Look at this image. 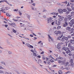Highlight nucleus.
Returning a JSON list of instances; mask_svg holds the SVG:
<instances>
[{"label":"nucleus","instance_id":"nucleus-10","mask_svg":"<svg viewBox=\"0 0 74 74\" xmlns=\"http://www.w3.org/2000/svg\"><path fill=\"white\" fill-rule=\"evenodd\" d=\"M66 30L69 31V32H70L71 31V27H68L66 28Z\"/></svg>","mask_w":74,"mask_h":74},{"label":"nucleus","instance_id":"nucleus-26","mask_svg":"<svg viewBox=\"0 0 74 74\" xmlns=\"http://www.w3.org/2000/svg\"><path fill=\"white\" fill-rule=\"evenodd\" d=\"M58 73L59 74H62V71L61 70H60L58 71Z\"/></svg>","mask_w":74,"mask_h":74},{"label":"nucleus","instance_id":"nucleus-54","mask_svg":"<svg viewBox=\"0 0 74 74\" xmlns=\"http://www.w3.org/2000/svg\"><path fill=\"white\" fill-rule=\"evenodd\" d=\"M68 19H69V20H71V17H68Z\"/></svg>","mask_w":74,"mask_h":74},{"label":"nucleus","instance_id":"nucleus-18","mask_svg":"<svg viewBox=\"0 0 74 74\" xmlns=\"http://www.w3.org/2000/svg\"><path fill=\"white\" fill-rule=\"evenodd\" d=\"M16 26V24H15V23H12V26H13V27H15V26Z\"/></svg>","mask_w":74,"mask_h":74},{"label":"nucleus","instance_id":"nucleus-51","mask_svg":"<svg viewBox=\"0 0 74 74\" xmlns=\"http://www.w3.org/2000/svg\"><path fill=\"white\" fill-rule=\"evenodd\" d=\"M2 64H4V65H5V63H4V62L2 61Z\"/></svg>","mask_w":74,"mask_h":74},{"label":"nucleus","instance_id":"nucleus-37","mask_svg":"<svg viewBox=\"0 0 74 74\" xmlns=\"http://www.w3.org/2000/svg\"><path fill=\"white\" fill-rule=\"evenodd\" d=\"M61 26H58L57 27V29H60L61 28Z\"/></svg>","mask_w":74,"mask_h":74},{"label":"nucleus","instance_id":"nucleus-19","mask_svg":"<svg viewBox=\"0 0 74 74\" xmlns=\"http://www.w3.org/2000/svg\"><path fill=\"white\" fill-rule=\"evenodd\" d=\"M33 55L35 56V57H36V56H37V55L36 54V53L34 52L33 54Z\"/></svg>","mask_w":74,"mask_h":74},{"label":"nucleus","instance_id":"nucleus-3","mask_svg":"<svg viewBox=\"0 0 74 74\" xmlns=\"http://www.w3.org/2000/svg\"><path fill=\"white\" fill-rule=\"evenodd\" d=\"M71 66H74V63H73V59H71L70 61V64Z\"/></svg>","mask_w":74,"mask_h":74},{"label":"nucleus","instance_id":"nucleus-58","mask_svg":"<svg viewBox=\"0 0 74 74\" xmlns=\"http://www.w3.org/2000/svg\"><path fill=\"white\" fill-rule=\"evenodd\" d=\"M69 13H70V12L69 11H68L66 13V14H69Z\"/></svg>","mask_w":74,"mask_h":74},{"label":"nucleus","instance_id":"nucleus-48","mask_svg":"<svg viewBox=\"0 0 74 74\" xmlns=\"http://www.w3.org/2000/svg\"><path fill=\"white\" fill-rule=\"evenodd\" d=\"M13 11H18V9H14Z\"/></svg>","mask_w":74,"mask_h":74},{"label":"nucleus","instance_id":"nucleus-5","mask_svg":"<svg viewBox=\"0 0 74 74\" xmlns=\"http://www.w3.org/2000/svg\"><path fill=\"white\" fill-rule=\"evenodd\" d=\"M58 16L60 18L59 20L61 21H63V19L64 18V17L60 15H58Z\"/></svg>","mask_w":74,"mask_h":74},{"label":"nucleus","instance_id":"nucleus-56","mask_svg":"<svg viewBox=\"0 0 74 74\" xmlns=\"http://www.w3.org/2000/svg\"><path fill=\"white\" fill-rule=\"evenodd\" d=\"M71 15H73V14H74V12H71Z\"/></svg>","mask_w":74,"mask_h":74},{"label":"nucleus","instance_id":"nucleus-17","mask_svg":"<svg viewBox=\"0 0 74 74\" xmlns=\"http://www.w3.org/2000/svg\"><path fill=\"white\" fill-rule=\"evenodd\" d=\"M61 22V21L60 20L58 21V23L57 24V25H60V22Z\"/></svg>","mask_w":74,"mask_h":74},{"label":"nucleus","instance_id":"nucleus-31","mask_svg":"<svg viewBox=\"0 0 74 74\" xmlns=\"http://www.w3.org/2000/svg\"><path fill=\"white\" fill-rule=\"evenodd\" d=\"M6 16H9V17H10L11 16L8 13H7L6 14Z\"/></svg>","mask_w":74,"mask_h":74},{"label":"nucleus","instance_id":"nucleus-41","mask_svg":"<svg viewBox=\"0 0 74 74\" xmlns=\"http://www.w3.org/2000/svg\"><path fill=\"white\" fill-rule=\"evenodd\" d=\"M74 21V20L73 19L70 22L71 23H72Z\"/></svg>","mask_w":74,"mask_h":74},{"label":"nucleus","instance_id":"nucleus-1","mask_svg":"<svg viewBox=\"0 0 74 74\" xmlns=\"http://www.w3.org/2000/svg\"><path fill=\"white\" fill-rule=\"evenodd\" d=\"M58 62L60 64H61L62 65H64L66 62V60L64 59L63 60H59L58 61Z\"/></svg>","mask_w":74,"mask_h":74},{"label":"nucleus","instance_id":"nucleus-40","mask_svg":"<svg viewBox=\"0 0 74 74\" xmlns=\"http://www.w3.org/2000/svg\"><path fill=\"white\" fill-rule=\"evenodd\" d=\"M42 58L43 60H45V58L44 56L42 57Z\"/></svg>","mask_w":74,"mask_h":74},{"label":"nucleus","instance_id":"nucleus-9","mask_svg":"<svg viewBox=\"0 0 74 74\" xmlns=\"http://www.w3.org/2000/svg\"><path fill=\"white\" fill-rule=\"evenodd\" d=\"M49 37V41H53V38H51V37L50 36Z\"/></svg>","mask_w":74,"mask_h":74},{"label":"nucleus","instance_id":"nucleus-29","mask_svg":"<svg viewBox=\"0 0 74 74\" xmlns=\"http://www.w3.org/2000/svg\"><path fill=\"white\" fill-rule=\"evenodd\" d=\"M49 58H51V59H53V60H55V59H54V58H53V57L51 55L49 56Z\"/></svg>","mask_w":74,"mask_h":74},{"label":"nucleus","instance_id":"nucleus-13","mask_svg":"<svg viewBox=\"0 0 74 74\" xmlns=\"http://www.w3.org/2000/svg\"><path fill=\"white\" fill-rule=\"evenodd\" d=\"M65 23L66 24H63L64 27H66V26H67V25H68V23H67L65 22Z\"/></svg>","mask_w":74,"mask_h":74},{"label":"nucleus","instance_id":"nucleus-45","mask_svg":"<svg viewBox=\"0 0 74 74\" xmlns=\"http://www.w3.org/2000/svg\"><path fill=\"white\" fill-rule=\"evenodd\" d=\"M71 73V72H70V71H68V72H67L65 73V74H67V73Z\"/></svg>","mask_w":74,"mask_h":74},{"label":"nucleus","instance_id":"nucleus-52","mask_svg":"<svg viewBox=\"0 0 74 74\" xmlns=\"http://www.w3.org/2000/svg\"><path fill=\"white\" fill-rule=\"evenodd\" d=\"M3 67H2V66H0V69H3Z\"/></svg>","mask_w":74,"mask_h":74},{"label":"nucleus","instance_id":"nucleus-50","mask_svg":"<svg viewBox=\"0 0 74 74\" xmlns=\"http://www.w3.org/2000/svg\"><path fill=\"white\" fill-rule=\"evenodd\" d=\"M19 37H21V38H25V37H23L22 36H21V35H19Z\"/></svg>","mask_w":74,"mask_h":74},{"label":"nucleus","instance_id":"nucleus-8","mask_svg":"<svg viewBox=\"0 0 74 74\" xmlns=\"http://www.w3.org/2000/svg\"><path fill=\"white\" fill-rule=\"evenodd\" d=\"M58 11L60 14H63V10L61 9H58Z\"/></svg>","mask_w":74,"mask_h":74},{"label":"nucleus","instance_id":"nucleus-46","mask_svg":"<svg viewBox=\"0 0 74 74\" xmlns=\"http://www.w3.org/2000/svg\"><path fill=\"white\" fill-rule=\"evenodd\" d=\"M52 25H54V24H55V23L54 22H53L51 23Z\"/></svg>","mask_w":74,"mask_h":74},{"label":"nucleus","instance_id":"nucleus-7","mask_svg":"<svg viewBox=\"0 0 74 74\" xmlns=\"http://www.w3.org/2000/svg\"><path fill=\"white\" fill-rule=\"evenodd\" d=\"M27 47H29V48H31L33 49V46H32L30 45L29 43H27Z\"/></svg>","mask_w":74,"mask_h":74},{"label":"nucleus","instance_id":"nucleus-12","mask_svg":"<svg viewBox=\"0 0 74 74\" xmlns=\"http://www.w3.org/2000/svg\"><path fill=\"white\" fill-rule=\"evenodd\" d=\"M4 1L6 2V3H8V1H7V0H1L0 1V3H2V2H3Z\"/></svg>","mask_w":74,"mask_h":74},{"label":"nucleus","instance_id":"nucleus-63","mask_svg":"<svg viewBox=\"0 0 74 74\" xmlns=\"http://www.w3.org/2000/svg\"><path fill=\"white\" fill-rule=\"evenodd\" d=\"M34 6H35V3H34L33 4H32Z\"/></svg>","mask_w":74,"mask_h":74},{"label":"nucleus","instance_id":"nucleus-25","mask_svg":"<svg viewBox=\"0 0 74 74\" xmlns=\"http://www.w3.org/2000/svg\"><path fill=\"white\" fill-rule=\"evenodd\" d=\"M67 9L69 11H71V9L69 8H67Z\"/></svg>","mask_w":74,"mask_h":74},{"label":"nucleus","instance_id":"nucleus-34","mask_svg":"<svg viewBox=\"0 0 74 74\" xmlns=\"http://www.w3.org/2000/svg\"><path fill=\"white\" fill-rule=\"evenodd\" d=\"M54 22V24H56V25H57V24H58V23H57V20L55 21Z\"/></svg>","mask_w":74,"mask_h":74},{"label":"nucleus","instance_id":"nucleus-21","mask_svg":"<svg viewBox=\"0 0 74 74\" xmlns=\"http://www.w3.org/2000/svg\"><path fill=\"white\" fill-rule=\"evenodd\" d=\"M51 14H52V15H58V13H56V12H53V13H52Z\"/></svg>","mask_w":74,"mask_h":74},{"label":"nucleus","instance_id":"nucleus-24","mask_svg":"<svg viewBox=\"0 0 74 74\" xmlns=\"http://www.w3.org/2000/svg\"><path fill=\"white\" fill-rule=\"evenodd\" d=\"M71 43L72 44H74V40H71Z\"/></svg>","mask_w":74,"mask_h":74},{"label":"nucleus","instance_id":"nucleus-32","mask_svg":"<svg viewBox=\"0 0 74 74\" xmlns=\"http://www.w3.org/2000/svg\"><path fill=\"white\" fill-rule=\"evenodd\" d=\"M50 62H51V63H53V62H54V60H53L52 59H50Z\"/></svg>","mask_w":74,"mask_h":74},{"label":"nucleus","instance_id":"nucleus-44","mask_svg":"<svg viewBox=\"0 0 74 74\" xmlns=\"http://www.w3.org/2000/svg\"><path fill=\"white\" fill-rule=\"evenodd\" d=\"M14 21H15L16 22H17V21H20V20H18H18H16L15 19H14Z\"/></svg>","mask_w":74,"mask_h":74},{"label":"nucleus","instance_id":"nucleus-28","mask_svg":"<svg viewBox=\"0 0 74 74\" xmlns=\"http://www.w3.org/2000/svg\"><path fill=\"white\" fill-rule=\"evenodd\" d=\"M72 46H71V43H69L68 44V47L69 48H71Z\"/></svg>","mask_w":74,"mask_h":74},{"label":"nucleus","instance_id":"nucleus-36","mask_svg":"<svg viewBox=\"0 0 74 74\" xmlns=\"http://www.w3.org/2000/svg\"><path fill=\"white\" fill-rule=\"evenodd\" d=\"M69 24L71 27H72V26H73V24L72 23H69Z\"/></svg>","mask_w":74,"mask_h":74},{"label":"nucleus","instance_id":"nucleus-27","mask_svg":"<svg viewBox=\"0 0 74 74\" xmlns=\"http://www.w3.org/2000/svg\"><path fill=\"white\" fill-rule=\"evenodd\" d=\"M5 9L3 10H0L1 11H2V12H3V13H5V12L4 11H5Z\"/></svg>","mask_w":74,"mask_h":74},{"label":"nucleus","instance_id":"nucleus-43","mask_svg":"<svg viewBox=\"0 0 74 74\" xmlns=\"http://www.w3.org/2000/svg\"><path fill=\"white\" fill-rule=\"evenodd\" d=\"M46 61H47H47H48V60H49V58H46Z\"/></svg>","mask_w":74,"mask_h":74},{"label":"nucleus","instance_id":"nucleus-35","mask_svg":"<svg viewBox=\"0 0 74 74\" xmlns=\"http://www.w3.org/2000/svg\"><path fill=\"white\" fill-rule=\"evenodd\" d=\"M64 20L65 21V22H67V18H65L64 19Z\"/></svg>","mask_w":74,"mask_h":74},{"label":"nucleus","instance_id":"nucleus-59","mask_svg":"<svg viewBox=\"0 0 74 74\" xmlns=\"http://www.w3.org/2000/svg\"><path fill=\"white\" fill-rule=\"evenodd\" d=\"M71 36H74V33L71 35Z\"/></svg>","mask_w":74,"mask_h":74},{"label":"nucleus","instance_id":"nucleus-2","mask_svg":"<svg viewBox=\"0 0 74 74\" xmlns=\"http://www.w3.org/2000/svg\"><path fill=\"white\" fill-rule=\"evenodd\" d=\"M61 40L62 42H65V40H68V38L67 37L63 36L61 39Z\"/></svg>","mask_w":74,"mask_h":74},{"label":"nucleus","instance_id":"nucleus-22","mask_svg":"<svg viewBox=\"0 0 74 74\" xmlns=\"http://www.w3.org/2000/svg\"><path fill=\"white\" fill-rule=\"evenodd\" d=\"M20 24H21L20 25L21 27H23V26H25V24H24L22 23H20Z\"/></svg>","mask_w":74,"mask_h":74},{"label":"nucleus","instance_id":"nucleus-23","mask_svg":"<svg viewBox=\"0 0 74 74\" xmlns=\"http://www.w3.org/2000/svg\"><path fill=\"white\" fill-rule=\"evenodd\" d=\"M47 64H49V65H50V64H51V63L50 60H48Z\"/></svg>","mask_w":74,"mask_h":74},{"label":"nucleus","instance_id":"nucleus-49","mask_svg":"<svg viewBox=\"0 0 74 74\" xmlns=\"http://www.w3.org/2000/svg\"><path fill=\"white\" fill-rule=\"evenodd\" d=\"M0 73H4V71L0 70Z\"/></svg>","mask_w":74,"mask_h":74},{"label":"nucleus","instance_id":"nucleus-55","mask_svg":"<svg viewBox=\"0 0 74 74\" xmlns=\"http://www.w3.org/2000/svg\"><path fill=\"white\" fill-rule=\"evenodd\" d=\"M31 52H33V53H34V51L33 49H32V50H31Z\"/></svg>","mask_w":74,"mask_h":74},{"label":"nucleus","instance_id":"nucleus-33","mask_svg":"<svg viewBox=\"0 0 74 74\" xmlns=\"http://www.w3.org/2000/svg\"><path fill=\"white\" fill-rule=\"evenodd\" d=\"M67 11V9H63V10H62V11L63 12H66Z\"/></svg>","mask_w":74,"mask_h":74},{"label":"nucleus","instance_id":"nucleus-62","mask_svg":"<svg viewBox=\"0 0 74 74\" xmlns=\"http://www.w3.org/2000/svg\"><path fill=\"white\" fill-rule=\"evenodd\" d=\"M71 8H72V10H73L74 11V7H72Z\"/></svg>","mask_w":74,"mask_h":74},{"label":"nucleus","instance_id":"nucleus-20","mask_svg":"<svg viewBox=\"0 0 74 74\" xmlns=\"http://www.w3.org/2000/svg\"><path fill=\"white\" fill-rule=\"evenodd\" d=\"M71 50L72 51H74V47L72 46L71 48Z\"/></svg>","mask_w":74,"mask_h":74},{"label":"nucleus","instance_id":"nucleus-61","mask_svg":"<svg viewBox=\"0 0 74 74\" xmlns=\"http://www.w3.org/2000/svg\"><path fill=\"white\" fill-rule=\"evenodd\" d=\"M38 58H41V56H37Z\"/></svg>","mask_w":74,"mask_h":74},{"label":"nucleus","instance_id":"nucleus-60","mask_svg":"<svg viewBox=\"0 0 74 74\" xmlns=\"http://www.w3.org/2000/svg\"><path fill=\"white\" fill-rule=\"evenodd\" d=\"M63 3H66V4H67V1H65L64 2H63Z\"/></svg>","mask_w":74,"mask_h":74},{"label":"nucleus","instance_id":"nucleus-38","mask_svg":"<svg viewBox=\"0 0 74 74\" xmlns=\"http://www.w3.org/2000/svg\"><path fill=\"white\" fill-rule=\"evenodd\" d=\"M58 59H60V60H62L63 58L62 57H59L58 58Z\"/></svg>","mask_w":74,"mask_h":74},{"label":"nucleus","instance_id":"nucleus-47","mask_svg":"<svg viewBox=\"0 0 74 74\" xmlns=\"http://www.w3.org/2000/svg\"><path fill=\"white\" fill-rule=\"evenodd\" d=\"M13 32H14V33H16V30H13Z\"/></svg>","mask_w":74,"mask_h":74},{"label":"nucleus","instance_id":"nucleus-64","mask_svg":"<svg viewBox=\"0 0 74 74\" xmlns=\"http://www.w3.org/2000/svg\"><path fill=\"white\" fill-rule=\"evenodd\" d=\"M71 2H74V0H71Z\"/></svg>","mask_w":74,"mask_h":74},{"label":"nucleus","instance_id":"nucleus-30","mask_svg":"<svg viewBox=\"0 0 74 74\" xmlns=\"http://www.w3.org/2000/svg\"><path fill=\"white\" fill-rule=\"evenodd\" d=\"M69 65V62H67L65 64V66H67V65Z\"/></svg>","mask_w":74,"mask_h":74},{"label":"nucleus","instance_id":"nucleus-4","mask_svg":"<svg viewBox=\"0 0 74 74\" xmlns=\"http://www.w3.org/2000/svg\"><path fill=\"white\" fill-rule=\"evenodd\" d=\"M47 22L48 23H51L53 22V20L51 19V18H47Z\"/></svg>","mask_w":74,"mask_h":74},{"label":"nucleus","instance_id":"nucleus-57","mask_svg":"<svg viewBox=\"0 0 74 74\" xmlns=\"http://www.w3.org/2000/svg\"><path fill=\"white\" fill-rule=\"evenodd\" d=\"M30 37H33V35L31 34L30 35Z\"/></svg>","mask_w":74,"mask_h":74},{"label":"nucleus","instance_id":"nucleus-53","mask_svg":"<svg viewBox=\"0 0 74 74\" xmlns=\"http://www.w3.org/2000/svg\"><path fill=\"white\" fill-rule=\"evenodd\" d=\"M69 56H72V54H71V53H70L69 54Z\"/></svg>","mask_w":74,"mask_h":74},{"label":"nucleus","instance_id":"nucleus-42","mask_svg":"<svg viewBox=\"0 0 74 74\" xmlns=\"http://www.w3.org/2000/svg\"><path fill=\"white\" fill-rule=\"evenodd\" d=\"M8 24H9V26H12V23H8Z\"/></svg>","mask_w":74,"mask_h":74},{"label":"nucleus","instance_id":"nucleus-39","mask_svg":"<svg viewBox=\"0 0 74 74\" xmlns=\"http://www.w3.org/2000/svg\"><path fill=\"white\" fill-rule=\"evenodd\" d=\"M62 34V32H61L60 31H58V34Z\"/></svg>","mask_w":74,"mask_h":74},{"label":"nucleus","instance_id":"nucleus-14","mask_svg":"<svg viewBox=\"0 0 74 74\" xmlns=\"http://www.w3.org/2000/svg\"><path fill=\"white\" fill-rule=\"evenodd\" d=\"M57 48L58 49H60V45L58 44L57 45Z\"/></svg>","mask_w":74,"mask_h":74},{"label":"nucleus","instance_id":"nucleus-6","mask_svg":"<svg viewBox=\"0 0 74 74\" xmlns=\"http://www.w3.org/2000/svg\"><path fill=\"white\" fill-rule=\"evenodd\" d=\"M69 49V48H67V51H66V53L67 54H68L69 53H71V51H70V50Z\"/></svg>","mask_w":74,"mask_h":74},{"label":"nucleus","instance_id":"nucleus-15","mask_svg":"<svg viewBox=\"0 0 74 74\" xmlns=\"http://www.w3.org/2000/svg\"><path fill=\"white\" fill-rule=\"evenodd\" d=\"M54 33L56 35V36H58V31H56L54 32Z\"/></svg>","mask_w":74,"mask_h":74},{"label":"nucleus","instance_id":"nucleus-11","mask_svg":"<svg viewBox=\"0 0 74 74\" xmlns=\"http://www.w3.org/2000/svg\"><path fill=\"white\" fill-rule=\"evenodd\" d=\"M74 31V28H72L71 29V31H70V32H71V33H69V34H71V33H73Z\"/></svg>","mask_w":74,"mask_h":74},{"label":"nucleus","instance_id":"nucleus-16","mask_svg":"<svg viewBox=\"0 0 74 74\" xmlns=\"http://www.w3.org/2000/svg\"><path fill=\"white\" fill-rule=\"evenodd\" d=\"M62 50H64V51H67V48H66V47H63Z\"/></svg>","mask_w":74,"mask_h":74}]
</instances>
